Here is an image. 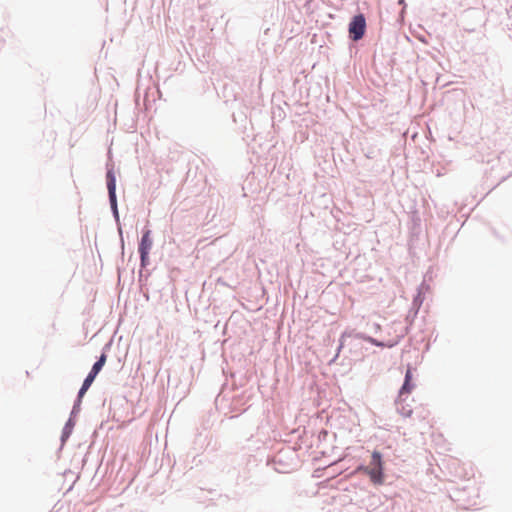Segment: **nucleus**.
I'll use <instances>...</instances> for the list:
<instances>
[{
    "label": "nucleus",
    "instance_id": "obj_1",
    "mask_svg": "<svg viewBox=\"0 0 512 512\" xmlns=\"http://www.w3.org/2000/svg\"><path fill=\"white\" fill-rule=\"evenodd\" d=\"M364 471L369 475L374 484L383 483V462L381 454L378 451L372 453L371 462Z\"/></svg>",
    "mask_w": 512,
    "mask_h": 512
},
{
    "label": "nucleus",
    "instance_id": "obj_2",
    "mask_svg": "<svg viewBox=\"0 0 512 512\" xmlns=\"http://www.w3.org/2000/svg\"><path fill=\"white\" fill-rule=\"evenodd\" d=\"M366 30V20L362 14L353 17L349 24V34L354 41L360 40Z\"/></svg>",
    "mask_w": 512,
    "mask_h": 512
},
{
    "label": "nucleus",
    "instance_id": "obj_3",
    "mask_svg": "<svg viewBox=\"0 0 512 512\" xmlns=\"http://www.w3.org/2000/svg\"><path fill=\"white\" fill-rule=\"evenodd\" d=\"M150 234H151L150 230L145 231L142 235L141 242L139 245V253H140L142 266L146 265V263L148 261L149 252L152 248L153 242H152Z\"/></svg>",
    "mask_w": 512,
    "mask_h": 512
},
{
    "label": "nucleus",
    "instance_id": "obj_4",
    "mask_svg": "<svg viewBox=\"0 0 512 512\" xmlns=\"http://www.w3.org/2000/svg\"><path fill=\"white\" fill-rule=\"evenodd\" d=\"M107 188L111 207L114 210V212H117L116 179L112 171H108L107 173Z\"/></svg>",
    "mask_w": 512,
    "mask_h": 512
},
{
    "label": "nucleus",
    "instance_id": "obj_5",
    "mask_svg": "<svg viewBox=\"0 0 512 512\" xmlns=\"http://www.w3.org/2000/svg\"><path fill=\"white\" fill-rule=\"evenodd\" d=\"M411 380H412V372H411V369L408 368L406 373H405V381H404V384L403 386L401 387L400 389V392H399V398L401 399L402 396L404 394H409L413 388H414V385L411 384Z\"/></svg>",
    "mask_w": 512,
    "mask_h": 512
},
{
    "label": "nucleus",
    "instance_id": "obj_6",
    "mask_svg": "<svg viewBox=\"0 0 512 512\" xmlns=\"http://www.w3.org/2000/svg\"><path fill=\"white\" fill-rule=\"evenodd\" d=\"M352 336V333H349V332H345L341 335V338H340V345L338 347V352L341 351V349L344 347V344H345V340L348 338V337H351Z\"/></svg>",
    "mask_w": 512,
    "mask_h": 512
},
{
    "label": "nucleus",
    "instance_id": "obj_7",
    "mask_svg": "<svg viewBox=\"0 0 512 512\" xmlns=\"http://www.w3.org/2000/svg\"><path fill=\"white\" fill-rule=\"evenodd\" d=\"M356 337H358V338H363V339H365L366 341H368V342H370V343H372V344H374V345H376V346H380V347L384 346V345H383V343L378 342L377 340H375V339H373V338H371V337H364V336H362V335H360V334H356Z\"/></svg>",
    "mask_w": 512,
    "mask_h": 512
},
{
    "label": "nucleus",
    "instance_id": "obj_8",
    "mask_svg": "<svg viewBox=\"0 0 512 512\" xmlns=\"http://www.w3.org/2000/svg\"><path fill=\"white\" fill-rule=\"evenodd\" d=\"M105 360H106V357L104 354H102L99 358H98V372L100 371L102 365L105 363Z\"/></svg>",
    "mask_w": 512,
    "mask_h": 512
}]
</instances>
